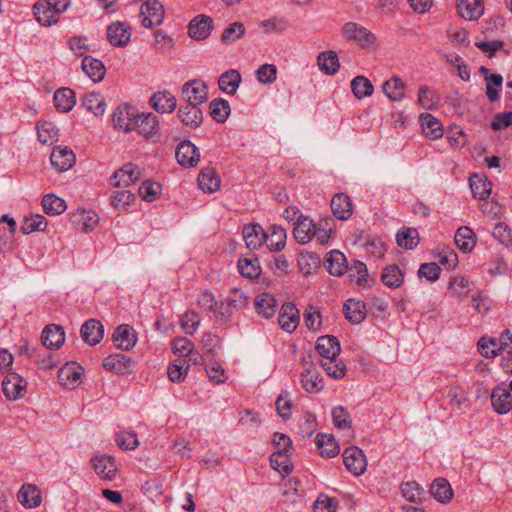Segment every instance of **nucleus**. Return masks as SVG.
Instances as JSON below:
<instances>
[{
	"label": "nucleus",
	"mask_w": 512,
	"mask_h": 512,
	"mask_svg": "<svg viewBox=\"0 0 512 512\" xmlns=\"http://www.w3.org/2000/svg\"><path fill=\"white\" fill-rule=\"evenodd\" d=\"M246 33V28L242 22L229 24L221 34V42L224 44H233L241 39Z\"/></svg>",
	"instance_id": "52"
},
{
	"label": "nucleus",
	"mask_w": 512,
	"mask_h": 512,
	"mask_svg": "<svg viewBox=\"0 0 512 512\" xmlns=\"http://www.w3.org/2000/svg\"><path fill=\"white\" fill-rule=\"evenodd\" d=\"M351 89L356 98L362 99L373 93V85L371 81L364 76H356L351 81Z\"/></svg>",
	"instance_id": "56"
},
{
	"label": "nucleus",
	"mask_w": 512,
	"mask_h": 512,
	"mask_svg": "<svg viewBox=\"0 0 512 512\" xmlns=\"http://www.w3.org/2000/svg\"><path fill=\"white\" fill-rule=\"evenodd\" d=\"M256 312L264 318H271L276 312V300L270 293L259 294L254 301Z\"/></svg>",
	"instance_id": "36"
},
{
	"label": "nucleus",
	"mask_w": 512,
	"mask_h": 512,
	"mask_svg": "<svg viewBox=\"0 0 512 512\" xmlns=\"http://www.w3.org/2000/svg\"><path fill=\"white\" fill-rule=\"evenodd\" d=\"M431 495L439 502L445 503L452 499L453 490L449 482L444 478L434 480L430 487Z\"/></svg>",
	"instance_id": "46"
},
{
	"label": "nucleus",
	"mask_w": 512,
	"mask_h": 512,
	"mask_svg": "<svg viewBox=\"0 0 512 512\" xmlns=\"http://www.w3.org/2000/svg\"><path fill=\"white\" fill-rule=\"evenodd\" d=\"M459 15L466 20H476L483 14L481 0H459L457 4Z\"/></svg>",
	"instance_id": "34"
},
{
	"label": "nucleus",
	"mask_w": 512,
	"mask_h": 512,
	"mask_svg": "<svg viewBox=\"0 0 512 512\" xmlns=\"http://www.w3.org/2000/svg\"><path fill=\"white\" fill-rule=\"evenodd\" d=\"M95 473L105 480L115 478L117 467L113 458L109 456H96L92 459Z\"/></svg>",
	"instance_id": "24"
},
{
	"label": "nucleus",
	"mask_w": 512,
	"mask_h": 512,
	"mask_svg": "<svg viewBox=\"0 0 512 512\" xmlns=\"http://www.w3.org/2000/svg\"><path fill=\"white\" fill-rule=\"evenodd\" d=\"M238 270L243 277L257 278L261 274V267L257 257H245L238 260Z\"/></svg>",
	"instance_id": "48"
},
{
	"label": "nucleus",
	"mask_w": 512,
	"mask_h": 512,
	"mask_svg": "<svg viewBox=\"0 0 512 512\" xmlns=\"http://www.w3.org/2000/svg\"><path fill=\"white\" fill-rule=\"evenodd\" d=\"M422 129L425 135L431 139H439L443 136V127L441 122L429 113L420 115Z\"/></svg>",
	"instance_id": "44"
},
{
	"label": "nucleus",
	"mask_w": 512,
	"mask_h": 512,
	"mask_svg": "<svg viewBox=\"0 0 512 512\" xmlns=\"http://www.w3.org/2000/svg\"><path fill=\"white\" fill-rule=\"evenodd\" d=\"M317 63L319 69L327 75H334L338 72L340 63L335 51H324L318 55Z\"/></svg>",
	"instance_id": "43"
},
{
	"label": "nucleus",
	"mask_w": 512,
	"mask_h": 512,
	"mask_svg": "<svg viewBox=\"0 0 512 512\" xmlns=\"http://www.w3.org/2000/svg\"><path fill=\"white\" fill-rule=\"evenodd\" d=\"M321 366L325 370V372L335 378L341 379L346 374V366L345 364L338 360L337 357L327 358L321 362Z\"/></svg>",
	"instance_id": "57"
},
{
	"label": "nucleus",
	"mask_w": 512,
	"mask_h": 512,
	"mask_svg": "<svg viewBox=\"0 0 512 512\" xmlns=\"http://www.w3.org/2000/svg\"><path fill=\"white\" fill-rule=\"evenodd\" d=\"M317 430V419L315 414L305 412L299 422V433L302 437H311Z\"/></svg>",
	"instance_id": "62"
},
{
	"label": "nucleus",
	"mask_w": 512,
	"mask_h": 512,
	"mask_svg": "<svg viewBox=\"0 0 512 512\" xmlns=\"http://www.w3.org/2000/svg\"><path fill=\"white\" fill-rule=\"evenodd\" d=\"M54 104L58 111L67 113L76 104L75 92L70 88H60L54 93Z\"/></svg>",
	"instance_id": "33"
},
{
	"label": "nucleus",
	"mask_w": 512,
	"mask_h": 512,
	"mask_svg": "<svg viewBox=\"0 0 512 512\" xmlns=\"http://www.w3.org/2000/svg\"><path fill=\"white\" fill-rule=\"evenodd\" d=\"M197 180L200 189L204 192L213 193L220 188L221 180L214 168H203Z\"/></svg>",
	"instance_id": "27"
},
{
	"label": "nucleus",
	"mask_w": 512,
	"mask_h": 512,
	"mask_svg": "<svg viewBox=\"0 0 512 512\" xmlns=\"http://www.w3.org/2000/svg\"><path fill=\"white\" fill-rule=\"evenodd\" d=\"M480 353L486 358H495L506 352L512 354V333L505 330L499 338L481 337L478 341Z\"/></svg>",
	"instance_id": "1"
},
{
	"label": "nucleus",
	"mask_w": 512,
	"mask_h": 512,
	"mask_svg": "<svg viewBox=\"0 0 512 512\" xmlns=\"http://www.w3.org/2000/svg\"><path fill=\"white\" fill-rule=\"evenodd\" d=\"M80 332L84 342L90 346H94L102 340L104 327L100 321L90 319L82 325Z\"/></svg>",
	"instance_id": "20"
},
{
	"label": "nucleus",
	"mask_w": 512,
	"mask_h": 512,
	"mask_svg": "<svg viewBox=\"0 0 512 512\" xmlns=\"http://www.w3.org/2000/svg\"><path fill=\"white\" fill-rule=\"evenodd\" d=\"M406 84L398 76H393L382 85V91L391 101H401L405 96Z\"/></svg>",
	"instance_id": "35"
},
{
	"label": "nucleus",
	"mask_w": 512,
	"mask_h": 512,
	"mask_svg": "<svg viewBox=\"0 0 512 512\" xmlns=\"http://www.w3.org/2000/svg\"><path fill=\"white\" fill-rule=\"evenodd\" d=\"M26 381L17 373L7 374L2 381V390L8 400H16L22 396Z\"/></svg>",
	"instance_id": "12"
},
{
	"label": "nucleus",
	"mask_w": 512,
	"mask_h": 512,
	"mask_svg": "<svg viewBox=\"0 0 512 512\" xmlns=\"http://www.w3.org/2000/svg\"><path fill=\"white\" fill-rule=\"evenodd\" d=\"M343 37L362 48H369L376 43V36L364 26L356 22H347L342 27Z\"/></svg>",
	"instance_id": "2"
},
{
	"label": "nucleus",
	"mask_w": 512,
	"mask_h": 512,
	"mask_svg": "<svg viewBox=\"0 0 512 512\" xmlns=\"http://www.w3.org/2000/svg\"><path fill=\"white\" fill-rule=\"evenodd\" d=\"M150 103L152 107L160 113H171L177 106L175 97L166 90L155 93L151 97Z\"/></svg>",
	"instance_id": "28"
},
{
	"label": "nucleus",
	"mask_w": 512,
	"mask_h": 512,
	"mask_svg": "<svg viewBox=\"0 0 512 512\" xmlns=\"http://www.w3.org/2000/svg\"><path fill=\"white\" fill-rule=\"evenodd\" d=\"M286 231L281 226L272 225L268 233H265V241L271 251H280L286 244Z\"/></svg>",
	"instance_id": "42"
},
{
	"label": "nucleus",
	"mask_w": 512,
	"mask_h": 512,
	"mask_svg": "<svg viewBox=\"0 0 512 512\" xmlns=\"http://www.w3.org/2000/svg\"><path fill=\"white\" fill-rule=\"evenodd\" d=\"M65 340L63 328L56 324L47 325L41 334L42 344L48 349H59Z\"/></svg>",
	"instance_id": "18"
},
{
	"label": "nucleus",
	"mask_w": 512,
	"mask_h": 512,
	"mask_svg": "<svg viewBox=\"0 0 512 512\" xmlns=\"http://www.w3.org/2000/svg\"><path fill=\"white\" fill-rule=\"evenodd\" d=\"M480 72L485 76L486 84V95L490 102H495L499 99V91L503 83V77L500 74H490L489 69L485 66L480 67Z\"/></svg>",
	"instance_id": "39"
},
{
	"label": "nucleus",
	"mask_w": 512,
	"mask_h": 512,
	"mask_svg": "<svg viewBox=\"0 0 512 512\" xmlns=\"http://www.w3.org/2000/svg\"><path fill=\"white\" fill-rule=\"evenodd\" d=\"M111 204L117 210H127L128 207L135 200L134 194L129 190H119L112 192L111 196Z\"/></svg>",
	"instance_id": "60"
},
{
	"label": "nucleus",
	"mask_w": 512,
	"mask_h": 512,
	"mask_svg": "<svg viewBox=\"0 0 512 512\" xmlns=\"http://www.w3.org/2000/svg\"><path fill=\"white\" fill-rule=\"evenodd\" d=\"M493 409L498 414H506L512 408V395L509 389L503 385H497L491 393Z\"/></svg>",
	"instance_id": "14"
},
{
	"label": "nucleus",
	"mask_w": 512,
	"mask_h": 512,
	"mask_svg": "<svg viewBox=\"0 0 512 512\" xmlns=\"http://www.w3.org/2000/svg\"><path fill=\"white\" fill-rule=\"evenodd\" d=\"M106 370L117 374H127L134 370L133 360L122 353H115L107 356L103 361Z\"/></svg>",
	"instance_id": "9"
},
{
	"label": "nucleus",
	"mask_w": 512,
	"mask_h": 512,
	"mask_svg": "<svg viewBox=\"0 0 512 512\" xmlns=\"http://www.w3.org/2000/svg\"><path fill=\"white\" fill-rule=\"evenodd\" d=\"M82 367L75 362L66 363L58 372L59 383L69 389H73L80 383Z\"/></svg>",
	"instance_id": "17"
},
{
	"label": "nucleus",
	"mask_w": 512,
	"mask_h": 512,
	"mask_svg": "<svg viewBox=\"0 0 512 512\" xmlns=\"http://www.w3.org/2000/svg\"><path fill=\"white\" fill-rule=\"evenodd\" d=\"M278 322L284 331L294 332L300 322V312L297 307L291 302L284 303L280 308Z\"/></svg>",
	"instance_id": "8"
},
{
	"label": "nucleus",
	"mask_w": 512,
	"mask_h": 512,
	"mask_svg": "<svg viewBox=\"0 0 512 512\" xmlns=\"http://www.w3.org/2000/svg\"><path fill=\"white\" fill-rule=\"evenodd\" d=\"M314 221L307 216L300 214L295 222L294 226V237L300 244H306L310 242L315 235Z\"/></svg>",
	"instance_id": "16"
},
{
	"label": "nucleus",
	"mask_w": 512,
	"mask_h": 512,
	"mask_svg": "<svg viewBox=\"0 0 512 512\" xmlns=\"http://www.w3.org/2000/svg\"><path fill=\"white\" fill-rule=\"evenodd\" d=\"M136 117L137 114H135L130 107H118L112 115L113 125L118 130L129 132L134 129Z\"/></svg>",
	"instance_id": "23"
},
{
	"label": "nucleus",
	"mask_w": 512,
	"mask_h": 512,
	"mask_svg": "<svg viewBox=\"0 0 512 512\" xmlns=\"http://www.w3.org/2000/svg\"><path fill=\"white\" fill-rule=\"evenodd\" d=\"M75 154L68 147L56 146L50 155V161L53 167L59 172H65L75 164Z\"/></svg>",
	"instance_id": "10"
},
{
	"label": "nucleus",
	"mask_w": 512,
	"mask_h": 512,
	"mask_svg": "<svg viewBox=\"0 0 512 512\" xmlns=\"http://www.w3.org/2000/svg\"><path fill=\"white\" fill-rule=\"evenodd\" d=\"M401 493L410 502H421L423 489L415 481H408L401 484Z\"/></svg>",
	"instance_id": "61"
},
{
	"label": "nucleus",
	"mask_w": 512,
	"mask_h": 512,
	"mask_svg": "<svg viewBox=\"0 0 512 512\" xmlns=\"http://www.w3.org/2000/svg\"><path fill=\"white\" fill-rule=\"evenodd\" d=\"M164 7L157 0H148L141 5L140 17L145 28H153L164 20Z\"/></svg>",
	"instance_id": "4"
},
{
	"label": "nucleus",
	"mask_w": 512,
	"mask_h": 512,
	"mask_svg": "<svg viewBox=\"0 0 512 512\" xmlns=\"http://www.w3.org/2000/svg\"><path fill=\"white\" fill-rule=\"evenodd\" d=\"M17 496L18 501L26 508H35L41 504L40 491L35 485L24 484Z\"/></svg>",
	"instance_id": "37"
},
{
	"label": "nucleus",
	"mask_w": 512,
	"mask_h": 512,
	"mask_svg": "<svg viewBox=\"0 0 512 512\" xmlns=\"http://www.w3.org/2000/svg\"><path fill=\"white\" fill-rule=\"evenodd\" d=\"M46 227L47 221L45 217L40 214H36L25 217L21 225V231L23 234H30L35 231H44Z\"/></svg>",
	"instance_id": "58"
},
{
	"label": "nucleus",
	"mask_w": 512,
	"mask_h": 512,
	"mask_svg": "<svg viewBox=\"0 0 512 512\" xmlns=\"http://www.w3.org/2000/svg\"><path fill=\"white\" fill-rule=\"evenodd\" d=\"M303 388L309 393L319 392L323 388L322 376L316 369H307L301 373Z\"/></svg>",
	"instance_id": "47"
},
{
	"label": "nucleus",
	"mask_w": 512,
	"mask_h": 512,
	"mask_svg": "<svg viewBox=\"0 0 512 512\" xmlns=\"http://www.w3.org/2000/svg\"><path fill=\"white\" fill-rule=\"evenodd\" d=\"M439 101V96L428 86H423L420 88L418 93V103L422 108L426 110H433L437 107Z\"/></svg>",
	"instance_id": "59"
},
{
	"label": "nucleus",
	"mask_w": 512,
	"mask_h": 512,
	"mask_svg": "<svg viewBox=\"0 0 512 512\" xmlns=\"http://www.w3.org/2000/svg\"><path fill=\"white\" fill-rule=\"evenodd\" d=\"M181 93L186 104L201 105L208 100L207 84L198 79L185 83Z\"/></svg>",
	"instance_id": "3"
},
{
	"label": "nucleus",
	"mask_w": 512,
	"mask_h": 512,
	"mask_svg": "<svg viewBox=\"0 0 512 512\" xmlns=\"http://www.w3.org/2000/svg\"><path fill=\"white\" fill-rule=\"evenodd\" d=\"M347 260L343 253L338 250L330 251L326 256V269L331 275L341 276L347 269Z\"/></svg>",
	"instance_id": "38"
},
{
	"label": "nucleus",
	"mask_w": 512,
	"mask_h": 512,
	"mask_svg": "<svg viewBox=\"0 0 512 512\" xmlns=\"http://www.w3.org/2000/svg\"><path fill=\"white\" fill-rule=\"evenodd\" d=\"M33 12L37 21L44 26H51L59 20V11L45 2H36L33 6Z\"/></svg>",
	"instance_id": "22"
},
{
	"label": "nucleus",
	"mask_w": 512,
	"mask_h": 512,
	"mask_svg": "<svg viewBox=\"0 0 512 512\" xmlns=\"http://www.w3.org/2000/svg\"><path fill=\"white\" fill-rule=\"evenodd\" d=\"M141 177V169L133 163H127L114 172L111 182L115 187H128L137 182Z\"/></svg>",
	"instance_id": "6"
},
{
	"label": "nucleus",
	"mask_w": 512,
	"mask_h": 512,
	"mask_svg": "<svg viewBox=\"0 0 512 512\" xmlns=\"http://www.w3.org/2000/svg\"><path fill=\"white\" fill-rule=\"evenodd\" d=\"M42 206L48 215H59L66 210L65 201L53 194H47L42 198Z\"/></svg>",
	"instance_id": "54"
},
{
	"label": "nucleus",
	"mask_w": 512,
	"mask_h": 512,
	"mask_svg": "<svg viewBox=\"0 0 512 512\" xmlns=\"http://www.w3.org/2000/svg\"><path fill=\"white\" fill-rule=\"evenodd\" d=\"M38 139L43 144H53L58 139V129L49 121L37 125Z\"/></svg>",
	"instance_id": "55"
},
{
	"label": "nucleus",
	"mask_w": 512,
	"mask_h": 512,
	"mask_svg": "<svg viewBox=\"0 0 512 512\" xmlns=\"http://www.w3.org/2000/svg\"><path fill=\"white\" fill-rule=\"evenodd\" d=\"M382 281L389 288H398L404 280V275L397 265H388L382 273Z\"/></svg>",
	"instance_id": "51"
},
{
	"label": "nucleus",
	"mask_w": 512,
	"mask_h": 512,
	"mask_svg": "<svg viewBox=\"0 0 512 512\" xmlns=\"http://www.w3.org/2000/svg\"><path fill=\"white\" fill-rule=\"evenodd\" d=\"M470 188L475 198L485 200L492 190V183L478 175L470 177Z\"/></svg>",
	"instance_id": "49"
},
{
	"label": "nucleus",
	"mask_w": 512,
	"mask_h": 512,
	"mask_svg": "<svg viewBox=\"0 0 512 512\" xmlns=\"http://www.w3.org/2000/svg\"><path fill=\"white\" fill-rule=\"evenodd\" d=\"M242 234L248 248H259L265 241V232L259 224L245 225Z\"/></svg>",
	"instance_id": "32"
},
{
	"label": "nucleus",
	"mask_w": 512,
	"mask_h": 512,
	"mask_svg": "<svg viewBox=\"0 0 512 512\" xmlns=\"http://www.w3.org/2000/svg\"><path fill=\"white\" fill-rule=\"evenodd\" d=\"M107 38L111 45L125 47L131 38V29L124 22H114L107 28Z\"/></svg>",
	"instance_id": "13"
},
{
	"label": "nucleus",
	"mask_w": 512,
	"mask_h": 512,
	"mask_svg": "<svg viewBox=\"0 0 512 512\" xmlns=\"http://www.w3.org/2000/svg\"><path fill=\"white\" fill-rule=\"evenodd\" d=\"M82 70L93 81L100 82L105 76V67L101 60L85 56L81 64Z\"/></svg>",
	"instance_id": "30"
},
{
	"label": "nucleus",
	"mask_w": 512,
	"mask_h": 512,
	"mask_svg": "<svg viewBox=\"0 0 512 512\" xmlns=\"http://www.w3.org/2000/svg\"><path fill=\"white\" fill-rule=\"evenodd\" d=\"M438 260L441 265L448 269L456 268L459 263L457 253L448 246L438 248Z\"/></svg>",
	"instance_id": "64"
},
{
	"label": "nucleus",
	"mask_w": 512,
	"mask_h": 512,
	"mask_svg": "<svg viewBox=\"0 0 512 512\" xmlns=\"http://www.w3.org/2000/svg\"><path fill=\"white\" fill-rule=\"evenodd\" d=\"M113 342L119 349L129 351L137 342V334L135 329L128 324H121L113 333Z\"/></svg>",
	"instance_id": "11"
},
{
	"label": "nucleus",
	"mask_w": 512,
	"mask_h": 512,
	"mask_svg": "<svg viewBox=\"0 0 512 512\" xmlns=\"http://www.w3.org/2000/svg\"><path fill=\"white\" fill-rule=\"evenodd\" d=\"M344 312L349 322L359 324L366 317V305L363 301L348 299L344 304Z\"/></svg>",
	"instance_id": "31"
},
{
	"label": "nucleus",
	"mask_w": 512,
	"mask_h": 512,
	"mask_svg": "<svg viewBox=\"0 0 512 512\" xmlns=\"http://www.w3.org/2000/svg\"><path fill=\"white\" fill-rule=\"evenodd\" d=\"M175 156L180 165L187 167L195 166L200 158L197 147L190 141L181 142L176 148Z\"/></svg>",
	"instance_id": "15"
},
{
	"label": "nucleus",
	"mask_w": 512,
	"mask_h": 512,
	"mask_svg": "<svg viewBox=\"0 0 512 512\" xmlns=\"http://www.w3.org/2000/svg\"><path fill=\"white\" fill-rule=\"evenodd\" d=\"M343 461L345 467L355 476L362 475L367 469L366 456L360 448L357 446H351L344 450Z\"/></svg>",
	"instance_id": "5"
},
{
	"label": "nucleus",
	"mask_w": 512,
	"mask_h": 512,
	"mask_svg": "<svg viewBox=\"0 0 512 512\" xmlns=\"http://www.w3.org/2000/svg\"><path fill=\"white\" fill-rule=\"evenodd\" d=\"M455 244L463 253H469L476 245V235L469 227H460L455 233Z\"/></svg>",
	"instance_id": "40"
},
{
	"label": "nucleus",
	"mask_w": 512,
	"mask_h": 512,
	"mask_svg": "<svg viewBox=\"0 0 512 512\" xmlns=\"http://www.w3.org/2000/svg\"><path fill=\"white\" fill-rule=\"evenodd\" d=\"M179 120L190 128H198L203 122V113L199 105L186 104L180 106L177 112Z\"/></svg>",
	"instance_id": "19"
},
{
	"label": "nucleus",
	"mask_w": 512,
	"mask_h": 512,
	"mask_svg": "<svg viewBox=\"0 0 512 512\" xmlns=\"http://www.w3.org/2000/svg\"><path fill=\"white\" fill-rule=\"evenodd\" d=\"M210 115L218 123H223L230 115V104L227 100L218 98L210 102Z\"/></svg>",
	"instance_id": "50"
},
{
	"label": "nucleus",
	"mask_w": 512,
	"mask_h": 512,
	"mask_svg": "<svg viewBox=\"0 0 512 512\" xmlns=\"http://www.w3.org/2000/svg\"><path fill=\"white\" fill-rule=\"evenodd\" d=\"M241 81V74L235 69H230L220 75L218 79V86L222 92L228 95H234L241 84Z\"/></svg>",
	"instance_id": "29"
},
{
	"label": "nucleus",
	"mask_w": 512,
	"mask_h": 512,
	"mask_svg": "<svg viewBox=\"0 0 512 512\" xmlns=\"http://www.w3.org/2000/svg\"><path fill=\"white\" fill-rule=\"evenodd\" d=\"M316 444L322 456L335 457L340 452V448L331 434L319 433L316 437Z\"/></svg>",
	"instance_id": "45"
},
{
	"label": "nucleus",
	"mask_w": 512,
	"mask_h": 512,
	"mask_svg": "<svg viewBox=\"0 0 512 512\" xmlns=\"http://www.w3.org/2000/svg\"><path fill=\"white\" fill-rule=\"evenodd\" d=\"M271 466L278 472L288 475L291 470L289 455L281 452H274L270 457Z\"/></svg>",
	"instance_id": "63"
},
{
	"label": "nucleus",
	"mask_w": 512,
	"mask_h": 512,
	"mask_svg": "<svg viewBox=\"0 0 512 512\" xmlns=\"http://www.w3.org/2000/svg\"><path fill=\"white\" fill-rule=\"evenodd\" d=\"M82 106L95 116H101L106 110V101L100 93H86L82 98Z\"/></svg>",
	"instance_id": "41"
},
{
	"label": "nucleus",
	"mask_w": 512,
	"mask_h": 512,
	"mask_svg": "<svg viewBox=\"0 0 512 512\" xmlns=\"http://www.w3.org/2000/svg\"><path fill=\"white\" fill-rule=\"evenodd\" d=\"M330 205L333 215L338 219L347 220L351 217L353 206L348 195L344 193L334 195Z\"/></svg>",
	"instance_id": "21"
},
{
	"label": "nucleus",
	"mask_w": 512,
	"mask_h": 512,
	"mask_svg": "<svg viewBox=\"0 0 512 512\" xmlns=\"http://www.w3.org/2000/svg\"><path fill=\"white\" fill-rule=\"evenodd\" d=\"M397 244L405 249H414L419 243V233L414 228H406L396 235Z\"/></svg>",
	"instance_id": "53"
},
{
	"label": "nucleus",
	"mask_w": 512,
	"mask_h": 512,
	"mask_svg": "<svg viewBox=\"0 0 512 512\" xmlns=\"http://www.w3.org/2000/svg\"><path fill=\"white\" fill-rule=\"evenodd\" d=\"M213 30V19L204 14L195 16L188 25V34L194 40H204Z\"/></svg>",
	"instance_id": "7"
},
{
	"label": "nucleus",
	"mask_w": 512,
	"mask_h": 512,
	"mask_svg": "<svg viewBox=\"0 0 512 512\" xmlns=\"http://www.w3.org/2000/svg\"><path fill=\"white\" fill-rule=\"evenodd\" d=\"M316 350L320 356L327 359L338 357L341 352V347L335 336L325 335L317 339Z\"/></svg>",
	"instance_id": "25"
},
{
	"label": "nucleus",
	"mask_w": 512,
	"mask_h": 512,
	"mask_svg": "<svg viewBox=\"0 0 512 512\" xmlns=\"http://www.w3.org/2000/svg\"><path fill=\"white\" fill-rule=\"evenodd\" d=\"M134 129H137L146 138L156 135L158 131L157 116L153 113L137 115Z\"/></svg>",
	"instance_id": "26"
}]
</instances>
